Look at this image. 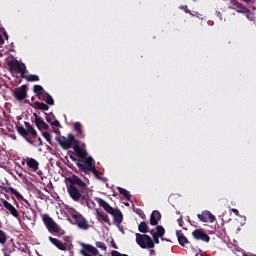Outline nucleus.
Returning <instances> with one entry per match:
<instances>
[{
	"instance_id": "f257e3e1",
	"label": "nucleus",
	"mask_w": 256,
	"mask_h": 256,
	"mask_svg": "<svg viewBox=\"0 0 256 256\" xmlns=\"http://www.w3.org/2000/svg\"><path fill=\"white\" fill-rule=\"evenodd\" d=\"M68 182L70 184L67 186V191L72 201H81V203H85L87 207L95 205V203L91 201V196L89 195V186L86 182L82 181L79 176L73 174L68 177Z\"/></svg>"
},
{
	"instance_id": "f03ea898",
	"label": "nucleus",
	"mask_w": 256,
	"mask_h": 256,
	"mask_svg": "<svg viewBox=\"0 0 256 256\" xmlns=\"http://www.w3.org/2000/svg\"><path fill=\"white\" fill-rule=\"evenodd\" d=\"M96 201L98 205L102 207L104 211H106V213L113 216L114 223H117L118 225L123 223V214L121 213V210L111 207V205H109V203L102 198H96Z\"/></svg>"
},
{
	"instance_id": "7ed1b4c3",
	"label": "nucleus",
	"mask_w": 256,
	"mask_h": 256,
	"mask_svg": "<svg viewBox=\"0 0 256 256\" xmlns=\"http://www.w3.org/2000/svg\"><path fill=\"white\" fill-rule=\"evenodd\" d=\"M42 221L49 233H56L59 237H61V235H65V230H62L59 224H57L49 214H43Z\"/></svg>"
},
{
	"instance_id": "20e7f679",
	"label": "nucleus",
	"mask_w": 256,
	"mask_h": 256,
	"mask_svg": "<svg viewBox=\"0 0 256 256\" xmlns=\"http://www.w3.org/2000/svg\"><path fill=\"white\" fill-rule=\"evenodd\" d=\"M77 167L83 171L84 175H89L90 169L95 167V160L93 157L87 155L84 158L77 160Z\"/></svg>"
},
{
	"instance_id": "39448f33",
	"label": "nucleus",
	"mask_w": 256,
	"mask_h": 256,
	"mask_svg": "<svg viewBox=\"0 0 256 256\" xmlns=\"http://www.w3.org/2000/svg\"><path fill=\"white\" fill-rule=\"evenodd\" d=\"M56 141L60 145V147L64 149V151H67L68 149H73V146L75 145V143H77V138H75V136L70 133L67 135V137H56Z\"/></svg>"
},
{
	"instance_id": "423d86ee",
	"label": "nucleus",
	"mask_w": 256,
	"mask_h": 256,
	"mask_svg": "<svg viewBox=\"0 0 256 256\" xmlns=\"http://www.w3.org/2000/svg\"><path fill=\"white\" fill-rule=\"evenodd\" d=\"M136 243L142 249H153V248H155L152 237H150L149 235H145V234L141 235V233H136Z\"/></svg>"
},
{
	"instance_id": "0eeeda50",
	"label": "nucleus",
	"mask_w": 256,
	"mask_h": 256,
	"mask_svg": "<svg viewBox=\"0 0 256 256\" xmlns=\"http://www.w3.org/2000/svg\"><path fill=\"white\" fill-rule=\"evenodd\" d=\"M7 65L10 73L17 71L20 73L21 77H25V73H27V66H25V64L19 63L17 60H10Z\"/></svg>"
},
{
	"instance_id": "6e6552de",
	"label": "nucleus",
	"mask_w": 256,
	"mask_h": 256,
	"mask_svg": "<svg viewBox=\"0 0 256 256\" xmlns=\"http://www.w3.org/2000/svg\"><path fill=\"white\" fill-rule=\"evenodd\" d=\"M72 219H74L76 225L79 227V229H83L84 231H87L89 229V222L83 217V215L74 212L71 214Z\"/></svg>"
},
{
	"instance_id": "1a4fd4ad",
	"label": "nucleus",
	"mask_w": 256,
	"mask_h": 256,
	"mask_svg": "<svg viewBox=\"0 0 256 256\" xmlns=\"http://www.w3.org/2000/svg\"><path fill=\"white\" fill-rule=\"evenodd\" d=\"M86 147L87 146L85 143H81L79 140H77V143L73 145L72 149L76 153L77 157H79V159H83L89 155V153H87Z\"/></svg>"
},
{
	"instance_id": "9d476101",
	"label": "nucleus",
	"mask_w": 256,
	"mask_h": 256,
	"mask_svg": "<svg viewBox=\"0 0 256 256\" xmlns=\"http://www.w3.org/2000/svg\"><path fill=\"white\" fill-rule=\"evenodd\" d=\"M80 254L83 256H96L99 255V250L91 244L82 243Z\"/></svg>"
},
{
	"instance_id": "9b49d317",
	"label": "nucleus",
	"mask_w": 256,
	"mask_h": 256,
	"mask_svg": "<svg viewBox=\"0 0 256 256\" xmlns=\"http://www.w3.org/2000/svg\"><path fill=\"white\" fill-rule=\"evenodd\" d=\"M13 97L16 101H25L27 99V85H22L13 91Z\"/></svg>"
},
{
	"instance_id": "f8f14e48",
	"label": "nucleus",
	"mask_w": 256,
	"mask_h": 256,
	"mask_svg": "<svg viewBox=\"0 0 256 256\" xmlns=\"http://www.w3.org/2000/svg\"><path fill=\"white\" fill-rule=\"evenodd\" d=\"M198 219L201 222H210L213 223L215 222L216 218L214 216V214H212L210 211H202L200 214H197Z\"/></svg>"
},
{
	"instance_id": "ddd939ff",
	"label": "nucleus",
	"mask_w": 256,
	"mask_h": 256,
	"mask_svg": "<svg viewBox=\"0 0 256 256\" xmlns=\"http://www.w3.org/2000/svg\"><path fill=\"white\" fill-rule=\"evenodd\" d=\"M192 235H193L194 239L204 241V243H209V241L211 240L210 236L207 235L206 232H204L203 230H200V229L194 230L192 232Z\"/></svg>"
},
{
	"instance_id": "4468645a",
	"label": "nucleus",
	"mask_w": 256,
	"mask_h": 256,
	"mask_svg": "<svg viewBox=\"0 0 256 256\" xmlns=\"http://www.w3.org/2000/svg\"><path fill=\"white\" fill-rule=\"evenodd\" d=\"M6 193H11L12 195H15L18 201H23V203L27 204V207H31V203L21 193H19L15 188L13 187H7L6 188Z\"/></svg>"
},
{
	"instance_id": "2eb2a0df",
	"label": "nucleus",
	"mask_w": 256,
	"mask_h": 256,
	"mask_svg": "<svg viewBox=\"0 0 256 256\" xmlns=\"http://www.w3.org/2000/svg\"><path fill=\"white\" fill-rule=\"evenodd\" d=\"M2 205L9 211L10 214H12L13 217L19 219V211H17L15 207L9 203V201L2 199Z\"/></svg>"
},
{
	"instance_id": "dca6fc26",
	"label": "nucleus",
	"mask_w": 256,
	"mask_h": 256,
	"mask_svg": "<svg viewBox=\"0 0 256 256\" xmlns=\"http://www.w3.org/2000/svg\"><path fill=\"white\" fill-rule=\"evenodd\" d=\"M50 243H52V245L56 246L57 249H59L60 251H67V244L61 242L59 239L57 238H53V237H48Z\"/></svg>"
},
{
	"instance_id": "f3484780",
	"label": "nucleus",
	"mask_w": 256,
	"mask_h": 256,
	"mask_svg": "<svg viewBox=\"0 0 256 256\" xmlns=\"http://www.w3.org/2000/svg\"><path fill=\"white\" fill-rule=\"evenodd\" d=\"M96 219L100 223H107V225H111V220H109V216L103 212H100L99 209H96Z\"/></svg>"
},
{
	"instance_id": "a211bd4d",
	"label": "nucleus",
	"mask_w": 256,
	"mask_h": 256,
	"mask_svg": "<svg viewBox=\"0 0 256 256\" xmlns=\"http://www.w3.org/2000/svg\"><path fill=\"white\" fill-rule=\"evenodd\" d=\"M26 165L34 172L39 171V162L34 158H26Z\"/></svg>"
},
{
	"instance_id": "6ab92c4d",
	"label": "nucleus",
	"mask_w": 256,
	"mask_h": 256,
	"mask_svg": "<svg viewBox=\"0 0 256 256\" xmlns=\"http://www.w3.org/2000/svg\"><path fill=\"white\" fill-rule=\"evenodd\" d=\"M159 221H161V212L153 211L150 214V225L156 226V225H158Z\"/></svg>"
},
{
	"instance_id": "aec40b11",
	"label": "nucleus",
	"mask_w": 256,
	"mask_h": 256,
	"mask_svg": "<svg viewBox=\"0 0 256 256\" xmlns=\"http://www.w3.org/2000/svg\"><path fill=\"white\" fill-rule=\"evenodd\" d=\"M129 201L132 203L131 209L135 214H137L142 220L145 219V213L141 210V208L135 207V204L133 203V196L129 194Z\"/></svg>"
},
{
	"instance_id": "412c9836",
	"label": "nucleus",
	"mask_w": 256,
	"mask_h": 256,
	"mask_svg": "<svg viewBox=\"0 0 256 256\" xmlns=\"http://www.w3.org/2000/svg\"><path fill=\"white\" fill-rule=\"evenodd\" d=\"M44 115L47 123H49L52 127H61V123H59V120H53L55 119V116L53 114L44 113Z\"/></svg>"
},
{
	"instance_id": "4be33fe9",
	"label": "nucleus",
	"mask_w": 256,
	"mask_h": 256,
	"mask_svg": "<svg viewBox=\"0 0 256 256\" xmlns=\"http://www.w3.org/2000/svg\"><path fill=\"white\" fill-rule=\"evenodd\" d=\"M24 125L26 127V137H31L36 138L37 137V130L31 125L29 122H24Z\"/></svg>"
},
{
	"instance_id": "5701e85b",
	"label": "nucleus",
	"mask_w": 256,
	"mask_h": 256,
	"mask_svg": "<svg viewBox=\"0 0 256 256\" xmlns=\"http://www.w3.org/2000/svg\"><path fill=\"white\" fill-rule=\"evenodd\" d=\"M30 107H33V109H38L40 111H49V105L39 101L30 104Z\"/></svg>"
},
{
	"instance_id": "b1692460",
	"label": "nucleus",
	"mask_w": 256,
	"mask_h": 256,
	"mask_svg": "<svg viewBox=\"0 0 256 256\" xmlns=\"http://www.w3.org/2000/svg\"><path fill=\"white\" fill-rule=\"evenodd\" d=\"M176 235L178 237V243L181 246H185V244H189L188 238L184 235V233L181 230L177 231Z\"/></svg>"
},
{
	"instance_id": "393cba45",
	"label": "nucleus",
	"mask_w": 256,
	"mask_h": 256,
	"mask_svg": "<svg viewBox=\"0 0 256 256\" xmlns=\"http://www.w3.org/2000/svg\"><path fill=\"white\" fill-rule=\"evenodd\" d=\"M35 125L37 129H39V131H42V129H44V131L49 130V126L47 123H45L43 118H37V122L35 123Z\"/></svg>"
},
{
	"instance_id": "a878e982",
	"label": "nucleus",
	"mask_w": 256,
	"mask_h": 256,
	"mask_svg": "<svg viewBox=\"0 0 256 256\" xmlns=\"http://www.w3.org/2000/svg\"><path fill=\"white\" fill-rule=\"evenodd\" d=\"M138 231L142 234L149 233V226L145 221H142L138 224Z\"/></svg>"
},
{
	"instance_id": "bb28decb",
	"label": "nucleus",
	"mask_w": 256,
	"mask_h": 256,
	"mask_svg": "<svg viewBox=\"0 0 256 256\" xmlns=\"http://www.w3.org/2000/svg\"><path fill=\"white\" fill-rule=\"evenodd\" d=\"M74 130L80 135V137H85V134H83V125L81 122H76L73 125Z\"/></svg>"
},
{
	"instance_id": "cd10ccee",
	"label": "nucleus",
	"mask_w": 256,
	"mask_h": 256,
	"mask_svg": "<svg viewBox=\"0 0 256 256\" xmlns=\"http://www.w3.org/2000/svg\"><path fill=\"white\" fill-rule=\"evenodd\" d=\"M23 79H26L29 83H33L35 81H39V76L37 74H30V75H25L22 77Z\"/></svg>"
},
{
	"instance_id": "c85d7f7f",
	"label": "nucleus",
	"mask_w": 256,
	"mask_h": 256,
	"mask_svg": "<svg viewBox=\"0 0 256 256\" xmlns=\"http://www.w3.org/2000/svg\"><path fill=\"white\" fill-rule=\"evenodd\" d=\"M236 11L239 12L240 14H249L250 12V10L247 7L243 6V4L240 2H238Z\"/></svg>"
},
{
	"instance_id": "c756f323",
	"label": "nucleus",
	"mask_w": 256,
	"mask_h": 256,
	"mask_svg": "<svg viewBox=\"0 0 256 256\" xmlns=\"http://www.w3.org/2000/svg\"><path fill=\"white\" fill-rule=\"evenodd\" d=\"M89 173H93L96 179L103 181V174H101V172H99L95 166L89 170Z\"/></svg>"
},
{
	"instance_id": "7c9ffc66",
	"label": "nucleus",
	"mask_w": 256,
	"mask_h": 256,
	"mask_svg": "<svg viewBox=\"0 0 256 256\" xmlns=\"http://www.w3.org/2000/svg\"><path fill=\"white\" fill-rule=\"evenodd\" d=\"M33 91H34L36 97H38V95H42L45 92V89L41 85H34Z\"/></svg>"
},
{
	"instance_id": "2f4dec72",
	"label": "nucleus",
	"mask_w": 256,
	"mask_h": 256,
	"mask_svg": "<svg viewBox=\"0 0 256 256\" xmlns=\"http://www.w3.org/2000/svg\"><path fill=\"white\" fill-rule=\"evenodd\" d=\"M118 193L122 195L125 199L129 200V191H127L125 188L118 187Z\"/></svg>"
},
{
	"instance_id": "473e14b6",
	"label": "nucleus",
	"mask_w": 256,
	"mask_h": 256,
	"mask_svg": "<svg viewBox=\"0 0 256 256\" xmlns=\"http://www.w3.org/2000/svg\"><path fill=\"white\" fill-rule=\"evenodd\" d=\"M16 129L21 137H27V130L23 126H16Z\"/></svg>"
},
{
	"instance_id": "72a5a7b5",
	"label": "nucleus",
	"mask_w": 256,
	"mask_h": 256,
	"mask_svg": "<svg viewBox=\"0 0 256 256\" xmlns=\"http://www.w3.org/2000/svg\"><path fill=\"white\" fill-rule=\"evenodd\" d=\"M0 243L1 245H5L7 243V234L3 230H0Z\"/></svg>"
},
{
	"instance_id": "f704fd0d",
	"label": "nucleus",
	"mask_w": 256,
	"mask_h": 256,
	"mask_svg": "<svg viewBox=\"0 0 256 256\" xmlns=\"http://www.w3.org/2000/svg\"><path fill=\"white\" fill-rule=\"evenodd\" d=\"M46 99L44 100L47 105H55V100H53V96L51 94H45Z\"/></svg>"
},
{
	"instance_id": "c9c22d12",
	"label": "nucleus",
	"mask_w": 256,
	"mask_h": 256,
	"mask_svg": "<svg viewBox=\"0 0 256 256\" xmlns=\"http://www.w3.org/2000/svg\"><path fill=\"white\" fill-rule=\"evenodd\" d=\"M150 234L153 236L154 246H155V244H160V240H159L160 236H158V234L156 232H154V230H151Z\"/></svg>"
},
{
	"instance_id": "e433bc0d",
	"label": "nucleus",
	"mask_w": 256,
	"mask_h": 256,
	"mask_svg": "<svg viewBox=\"0 0 256 256\" xmlns=\"http://www.w3.org/2000/svg\"><path fill=\"white\" fill-rule=\"evenodd\" d=\"M156 233L159 237H163L165 235V228L163 226H157Z\"/></svg>"
},
{
	"instance_id": "4c0bfd02",
	"label": "nucleus",
	"mask_w": 256,
	"mask_h": 256,
	"mask_svg": "<svg viewBox=\"0 0 256 256\" xmlns=\"http://www.w3.org/2000/svg\"><path fill=\"white\" fill-rule=\"evenodd\" d=\"M95 245L98 249H102V251H107V245H105V242L97 241Z\"/></svg>"
},
{
	"instance_id": "58836bf2",
	"label": "nucleus",
	"mask_w": 256,
	"mask_h": 256,
	"mask_svg": "<svg viewBox=\"0 0 256 256\" xmlns=\"http://www.w3.org/2000/svg\"><path fill=\"white\" fill-rule=\"evenodd\" d=\"M42 136L46 139L49 145H51V134L49 132H42Z\"/></svg>"
},
{
	"instance_id": "ea45409f",
	"label": "nucleus",
	"mask_w": 256,
	"mask_h": 256,
	"mask_svg": "<svg viewBox=\"0 0 256 256\" xmlns=\"http://www.w3.org/2000/svg\"><path fill=\"white\" fill-rule=\"evenodd\" d=\"M45 95H49V93H47L46 91H44V93L38 95L37 97H38V99H39L40 101H45V99L47 98V96H45Z\"/></svg>"
},
{
	"instance_id": "a19ab883",
	"label": "nucleus",
	"mask_w": 256,
	"mask_h": 256,
	"mask_svg": "<svg viewBox=\"0 0 256 256\" xmlns=\"http://www.w3.org/2000/svg\"><path fill=\"white\" fill-rule=\"evenodd\" d=\"M35 143H36V147H43V140L41 139V137H38Z\"/></svg>"
},
{
	"instance_id": "79ce46f5",
	"label": "nucleus",
	"mask_w": 256,
	"mask_h": 256,
	"mask_svg": "<svg viewBox=\"0 0 256 256\" xmlns=\"http://www.w3.org/2000/svg\"><path fill=\"white\" fill-rule=\"evenodd\" d=\"M110 245H111V247H113V249H119V247L117 246V243H115V240H114V239H112V240L110 241Z\"/></svg>"
},
{
	"instance_id": "37998d69",
	"label": "nucleus",
	"mask_w": 256,
	"mask_h": 256,
	"mask_svg": "<svg viewBox=\"0 0 256 256\" xmlns=\"http://www.w3.org/2000/svg\"><path fill=\"white\" fill-rule=\"evenodd\" d=\"M70 159H71V161H79V159H77V157H75V153L74 152H71Z\"/></svg>"
},
{
	"instance_id": "c03bdc74",
	"label": "nucleus",
	"mask_w": 256,
	"mask_h": 256,
	"mask_svg": "<svg viewBox=\"0 0 256 256\" xmlns=\"http://www.w3.org/2000/svg\"><path fill=\"white\" fill-rule=\"evenodd\" d=\"M183 217L181 216L180 218H178V225L180 226V227H182L183 226Z\"/></svg>"
},
{
	"instance_id": "a18cd8bd",
	"label": "nucleus",
	"mask_w": 256,
	"mask_h": 256,
	"mask_svg": "<svg viewBox=\"0 0 256 256\" xmlns=\"http://www.w3.org/2000/svg\"><path fill=\"white\" fill-rule=\"evenodd\" d=\"M232 212H233L236 216H239V215H240L239 210H237V208H232Z\"/></svg>"
},
{
	"instance_id": "49530a36",
	"label": "nucleus",
	"mask_w": 256,
	"mask_h": 256,
	"mask_svg": "<svg viewBox=\"0 0 256 256\" xmlns=\"http://www.w3.org/2000/svg\"><path fill=\"white\" fill-rule=\"evenodd\" d=\"M232 5H234L236 8L239 5V1L237 0H231Z\"/></svg>"
},
{
	"instance_id": "de8ad7c7",
	"label": "nucleus",
	"mask_w": 256,
	"mask_h": 256,
	"mask_svg": "<svg viewBox=\"0 0 256 256\" xmlns=\"http://www.w3.org/2000/svg\"><path fill=\"white\" fill-rule=\"evenodd\" d=\"M33 117H35V123L37 122V119H41V117H39V115H37V113H34Z\"/></svg>"
},
{
	"instance_id": "09e8293b",
	"label": "nucleus",
	"mask_w": 256,
	"mask_h": 256,
	"mask_svg": "<svg viewBox=\"0 0 256 256\" xmlns=\"http://www.w3.org/2000/svg\"><path fill=\"white\" fill-rule=\"evenodd\" d=\"M5 41L3 40V36L0 34V45H3Z\"/></svg>"
},
{
	"instance_id": "8fccbe9b",
	"label": "nucleus",
	"mask_w": 256,
	"mask_h": 256,
	"mask_svg": "<svg viewBox=\"0 0 256 256\" xmlns=\"http://www.w3.org/2000/svg\"><path fill=\"white\" fill-rule=\"evenodd\" d=\"M3 35H4L5 39H9V35H7V31H4Z\"/></svg>"
},
{
	"instance_id": "3c124183",
	"label": "nucleus",
	"mask_w": 256,
	"mask_h": 256,
	"mask_svg": "<svg viewBox=\"0 0 256 256\" xmlns=\"http://www.w3.org/2000/svg\"><path fill=\"white\" fill-rule=\"evenodd\" d=\"M184 10H185V13H186V14H188V12H190V11L188 10V6H185V7H184Z\"/></svg>"
},
{
	"instance_id": "603ef678",
	"label": "nucleus",
	"mask_w": 256,
	"mask_h": 256,
	"mask_svg": "<svg viewBox=\"0 0 256 256\" xmlns=\"http://www.w3.org/2000/svg\"><path fill=\"white\" fill-rule=\"evenodd\" d=\"M31 101H35V96H32V97H31Z\"/></svg>"
},
{
	"instance_id": "864d4df0",
	"label": "nucleus",
	"mask_w": 256,
	"mask_h": 256,
	"mask_svg": "<svg viewBox=\"0 0 256 256\" xmlns=\"http://www.w3.org/2000/svg\"><path fill=\"white\" fill-rule=\"evenodd\" d=\"M26 141L28 142V143H33L31 140H29V139H26Z\"/></svg>"
},
{
	"instance_id": "5fc2aeb1",
	"label": "nucleus",
	"mask_w": 256,
	"mask_h": 256,
	"mask_svg": "<svg viewBox=\"0 0 256 256\" xmlns=\"http://www.w3.org/2000/svg\"><path fill=\"white\" fill-rule=\"evenodd\" d=\"M25 103H28L29 105H31V103H29V100H25Z\"/></svg>"
},
{
	"instance_id": "6e6d98bb",
	"label": "nucleus",
	"mask_w": 256,
	"mask_h": 256,
	"mask_svg": "<svg viewBox=\"0 0 256 256\" xmlns=\"http://www.w3.org/2000/svg\"><path fill=\"white\" fill-rule=\"evenodd\" d=\"M125 205H126V207H129V202H126Z\"/></svg>"
},
{
	"instance_id": "4d7b16f0",
	"label": "nucleus",
	"mask_w": 256,
	"mask_h": 256,
	"mask_svg": "<svg viewBox=\"0 0 256 256\" xmlns=\"http://www.w3.org/2000/svg\"><path fill=\"white\" fill-rule=\"evenodd\" d=\"M84 179H86V181H87V182H89V178H87V177H84Z\"/></svg>"
},
{
	"instance_id": "13d9d810",
	"label": "nucleus",
	"mask_w": 256,
	"mask_h": 256,
	"mask_svg": "<svg viewBox=\"0 0 256 256\" xmlns=\"http://www.w3.org/2000/svg\"><path fill=\"white\" fill-rule=\"evenodd\" d=\"M150 253L153 254V253H155V251H154V250H151Z\"/></svg>"
},
{
	"instance_id": "bf43d9fd",
	"label": "nucleus",
	"mask_w": 256,
	"mask_h": 256,
	"mask_svg": "<svg viewBox=\"0 0 256 256\" xmlns=\"http://www.w3.org/2000/svg\"><path fill=\"white\" fill-rule=\"evenodd\" d=\"M2 223L0 222V227H1Z\"/></svg>"
},
{
	"instance_id": "052dcab7",
	"label": "nucleus",
	"mask_w": 256,
	"mask_h": 256,
	"mask_svg": "<svg viewBox=\"0 0 256 256\" xmlns=\"http://www.w3.org/2000/svg\"><path fill=\"white\" fill-rule=\"evenodd\" d=\"M253 256H256V255H253Z\"/></svg>"
}]
</instances>
